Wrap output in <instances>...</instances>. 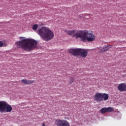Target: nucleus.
<instances>
[{"mask_svg":"<svg viewBox=\"0 0 126 126\" xmlns=\"http://www.w3.org/2000/svg\"><path fill=\"white\" fill-rule=\"evenodd\" d=\"M113 47V45H108V46H104L102 49H100V50L99 51V53L101 54L102 53H104L105 52H107L108 50H110L111 48Z\"/></svg>","mask_w":126,"mask_h":126,"instance_id":"10","label":"nucleus"},{"mask_svg":"<svg viewBox=\"0 0 126 126\" xmlns=\"http://www.w3.org/2000/svg\"><path fill=\"white\" fill-rule=\"evenodd\" d=\"M22 83L23 84L30 85V84H33V83H35V81L34 80H27L26 79H22L21 80Z\"/></svg>","mask_w":126,"mask_h":126,"instance_id":"11","label":"nucleus"},{"mask_svg":"<svg viewBox=\"0 0 126 126\" xmlns=\"http://www.w3.org/2000/svg\"><path fill=\"white\" fill-rule=\"evenodd\" d=\"M100 112L101 114H106V113H107V107L102 108L100 110Z\"/></svg>","mask_w":126,"mask_h":126,"instance_id":"14","label":"nucleus"},{"mask_svg":"<svg viewBox=\"0 0 126 126\" xmlns=\"http://www.w3.org/2000/svg\"><path fill=\"white\" fill-rule=\"evenodd\" d=\"M65 33H67L68 35H70V36H73V37H75L77 39L79 38V36H80V32H81V30L77 31V30H72L69 31L66 30L64 31Z\"/></svg>","mask_w":126,"mask_h":126,"instance_id":"4","label":"nucleus"},{"mask_svg":"<svg viewBox=\"0 0 126 126\" xmlns=\"http://www.w3.org/2000/svg\"><path fill=\"white\" fill-rule=\"evenodd\" d=\"M94 99L95 102H101L102 100V93H96L94 95Z\"/></svg>","mask_w":126,"mask_h":126,"instance_id":"8","label":"nucleus"},{"mask_svg":"<svg viewBox=\"0 0 126 126\" xmlns=\"http://www.w3.org/2000/svg\"><path fill=\"white\" fill-rule=\"evenodd\" d=\"M80 34L79 39L83 42H93L95 40V35L93 33H89L88 31H81Z\"/></svg>","mask_w":126,"mask_h":126,"instance_id":"3","label":"nucleus"},{"mask_svg":"<svg viewBox=\"0 0 126 126\" xmlns=\"http://www.w3.org/2000/svg\"><path fill=\"white\" fill-rule=\"evenodd\" d=\"M38 34L39 35L42 40L44 41H50L54 38V32L51 31L49 28L43 27L37 30Z\"/></svg>","mask_w":126,"mask_h":126,"instance_id":"2","label":"nucleus"},{"mask_svg":"<svg viewBox=\"0 0 126 126\" xmlns=\"http://www.w3.org/2000/svg\"><path fill=\"white\" fill-rule=\"evenodd\" d=\"M42 126H45V124H43L42 125Z\"/></svg>","mask_w":126,"mask_h":126,"instance_id":"20","label":"nucleus"},{"mask_svg":"<svg viewBox=\"0 0 126 126\" xmlns=\"http://www.w3.org/2000/svg\"><path fill=\"white\" fill-rule=\"evenodd\" d=\"M81 48H72L69 49L68 52L69 54H71L74 57H77L81 54Z\"/></svg>","mask_w":126,"mask_h":126,"instance_id":"6","label":"nucleus"},{"mask_svg":"<svg viewBox=\"0 0 126 126\" xmlns=\"http://www.w3.org/2000/svg\"><path fill=\"white\" fill-rule=\"evenodd\" d=\"M81 50L80 55L82 58H86V57H87V55H88V52L85 51V49H81Z\"/></svg>","mask_w":126,"mask_h":126,"instance_id":"12","label":"nucleus"},{"mask_svg":"<svg viewBox=\"0 0 126 126\" xmlns=\"http://www.w3.org/2000/svg\"><path fill=\"white\" fill-rule=\"evenodd\" d=\"M118 90L121 92L126 91V85L125 83L120 84L117 87Z\"/></svg>","mask_w":126,"mask_h":126,"instance_id":"9","label":"nucleus"},{"mask_svg":"<svg viewBox=\"0 0 126 126\" xmlns=\"http://www.w3.org/2000/svg\"><path fill=\"white\" fill-rule=\"evenodd\" d=\"M114 109L113 107H107L106 108V112H108V113H111V112H113V111H114Z\"/></svg>","mask_w":126,"mask_h":126,"instance_id":"15","label":"nucleus"},{"mask_svg":"<svg viewBox=\"0 0 126 126\" xmlns=\"http://www.w3.org/2000/svg\"><path fill=\"white\" fill-rule=\"evenodd\" d=\"M38 29V25L37 24H35L32 27V30H37Z\"/></svg>","mask_w":126,"mask_h":126,"instance_id":"17","label":"nucleus"},{"mask_svg":"<svg viewBox=\"0 0 126 126\" xmlns=\"http://www.w3.org/2000/svg\"><path fill=\"white\" fill-rule=\"evenodd\" d=\"M56 124L57 126H69V123L66 120L57 119Z\"/></svg>","mask_w":126,"mask_h":126,"instance_id":"7","label":"nucleus"},{"mask_svg":"<svg viewBox=\"0 0 126 126\" xmlns=\"http://www.w3.org/2000/svg\"><path fill=\"white\" fill-rule=\"evenodd\" d=\"M3 46V42L2 41H0V48H1Z\"/></svg>","mask_w":126,"mask_h":126,"instance_id":"19","label":"nucleus"},{"mask_svg":"<svg viewBox=\"0 0 126 126\" xmlns=\"http://www.w3.org/2000/svg\"><path fill=\"white\" fill-rule=\"evenodd\" d=\"M74 81V78H73V77H70L69 81V84H72V83H73Z\"/></svg>","mask_w":126,"mask_h":126,"instance_id":"16","label":"nucleus"},{"mask_svg":"<svg viewBox=\"0 0 126 126\" xmlns=\"http://www.w3.org/2000/svg\"><path fill=\"white\" fill-rule=\"evenodd\" d=\"M102 100L103 101H107L109 99V94L106 93H101Z\"/></svg>","mask_w":126,"mask_h":126,"instance_id":"13","label":"nucleus"},{"mask_svg":"<svg viewBox=\"0 0 126 126\" xmlns=\"http://www.w3.org/2000/svg\"><path fill=\"white\" fill-rule=\"evenodd\" d=\"M37 42L33 39H25L16 42L17 48H20L26 52H31L33 49H36Z\"/></svg>","mask_w":126,"mask_h":126,"instance_id":"1","label":"nucleus"},{"mask_svg":"<svg viewBox=\"0 0 126 126\" xmlns=\"http://www.w3.org/2000/svg\"><path fill=\"white\" fill-rule=\"evenodd\" d=\"M5 110L6 113H10L12 111V107L9 104H7L6 102L3 101L1 113L5 112Z\"/></svg>","mask_w":126,"mask_h":126,"instance_id":"5","label":"nucleus"},{"mask_svg":"<svg viewBox=\"0 0 126 126\" xmlns=\"http://www.w3.org/2000/svg\"><path fill=\"white\" fill-rule=\"evenodd\" d=\"M3 101H0V112H2Z\"/></svg>","mask_w":126,"mask_h":126,"instance_id":"18","label":"nucleus"}]
</instances>
